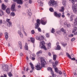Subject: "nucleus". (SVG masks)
Segmentation results:
<instances>
[{
    "label": "nucleus",
    "instance_id": "obj_61",
    "mask_svg": "<svg viewBox=\"0 0 77 77\" xmlns=\"http://www.w3.org/2000/svg\"><path fill=\"white\" fill-rule=\"evenodd\" d=\"M22 30L23 32H25L24 31V28H22Z\"/></svg>",
    "mask_w": 77,
    "mask_h": 77
},
{
    "label": "nucleus",
    "instance_id": "obj_54",
    "mask_svg": "<svg viewBox=\"0 0 77 77\" xmlns=\"http://www.w3.org/2000/svg\"><path fill=\"white\" fill-rule=\"evenodd\" d=\"M28 15L29 16H31V15H32V13L31 12H29L28 13Z\"/></svg>",
    "mask_w": 77,
    "mask_h": 77
},
{
    "label": "nucleus",
    "instance_id": "obj_15",
    "mask_svg": "<svg viewBox=\"0 0 77 77\" xmlns=\"http://www.w3.org/2000/svg\"><path fill=\"white\" fill-rule=\"evenodd\" d=\"M18 33L21 38H23V34L22 32H21V31H18Z\"/></svg>",
    "mask_w": 77,
    "mask_h": 77
},
{
    "label": "nucleus",
    "instance_id": "obj_62",
    "mask_svg": "<svg viewBox=\"0 0 77 77\" xmlns=\"http://www.w3.org/2000/svg\"><path fill=\"white\" fill-rule=\"evenodd\" d=\"M75 21H77V17L75 18Z\"/></svg>",
    "mask_w": 77,
    "mask_h": 77
},
{
    "label": "nucleus",
    "instance_id": "obj_50",
    "mask_svg": "<svg viewBox=\"0 0 77 77\" xmlns=\"http://www.w3.org/2000/svg\"><path fill=\"white\" fill-rule=\"evenodd\" d=\"M3 23V21L2 20H0V24H2Z\"/></svg>",
    "mask_w": 77,
    "mask_h": 77
},
{
    "label": "nucleus",
    "instance_id": "obj_20",
    "mask_svg": "<svg viewBox=\"0 0 77 77\" xmlns=\"http://www.w3.org/2000/svg\"><path fill=\"white\" fill-rule=\"evenodd\" d=\"M29 65H31V68L32 69V70H34V69H35V67H34V66H33V64L32 63H29Z\"/></svg>",
    "mask_w": 77,
    "mask_h": 77
},
{
    "label": "nucleus",
    "instance_id": "obj_60",
    "mask_svg": "<svg viewBox=\"0 0 77 77\" xmlns=\"http://www.w3.org/2000/svg\"><path fill=\"white\" fill-rule=\"evenodd\" d=\"M73 33L75 35H77V32H74Z\"/></svg>",
    "mask_w": 77,
    "mask_h": 77
},
{
    "label": "nucleus",
    "instance_id": "obj_44",
    "mask_svg": "<svg viewBox=\"0 0 77 77\" xmlns=\"http://www.w3.org/2000/svg\"><path fill=\"white\" fill-rule=\"evenodd\" d=\"M74 24L75 26H77V22L76 21H75L74 23Z\"/></svg>",
    "mask_w": 77,
    "mask_h": 77
},
{
    "label": "nucleus",
    "instance_id": "obj_55",
    "mask_svg": "<svg viewBox=\"0 0 77 77\" xmlns=\"http://www.w3.org/2000/svg\"><path fill=\"white\" fill-rule=\"evenodd\" d=\"M67 26L68 27H71V25H70L69 24H68Z\"/></svg>",
    "mask_w": 77,
    "mask_h": 77
},
{
    "label": "nucleus",
    "instance_id": "obj_1",
    "mask_svg": "<svg viewBox=\"0 0 77 77\" xmlns=\"http://www.w3.org/2000/svg\"><path fill=\"white\" fill-rule=\"evenodd\" d=\"M40 59H41V65H37L35 66L36 69L37 70H41L42 66H45V64L46 63V62L45 61V60L43 57H40Z\"/></svg>",
    "mask_w": 77,
    "mask_h": 77
},
{
    "label": "nucleus",
    "instance_id": "obj_26",
    "mask_svg": "<svg viewBox=\"0 0 77 77\" xmlns=\"http://www.w3.org/2000/svg\"><path fill=\"white\" fill-rule=\"evenodd\" d=\"M12 22H9L7 23V26H8V27H10V26H12Z\"/></svg>",
    "mask_w": 77,
    "mask_h": 77
},
{
    "label": "nucleus",
    "instance_id": "obj_42",
    "mask_svg": "<svg viewBox=\"0 0 77 77\" xmlns=\"http://www.w3.org/2000/svg\"><path fill=\"white\" fill-rule=\"evenodd\" d=\"M46 36L47 38H48L50 37V35H49V34L48 33H47L46 34Z\"/></svg>",
    "mask_w": 77,
    "mask_h": 77
},
{
    "label": "nucleus",
    "instance_id": "obj_25",
    "mask_svg": "<svg viewBox=\"0 0 77 77\" xmlns=\"http://www.w3.org/2000/svg\"><path fill=\"white\" fill-rule=\"evenodd\" d=\"M56 57H57V55H54L53 56V59L54 60H56Z\"/></svg>",
    "mask_w": 77,
    "mask_h": 77
},
{
    "label": "nucleus",
    "instance_id": "obj_4",
    "mask_svg": "<svg viewBox=\"0 0 77 77\" xmlns=\"http://www.w3.org/2000/svg\"><path fill=\"white\" fill-rule=\"evenodd\" d=\"M40 25V20L38 19L37 20L36 23L35 24V29H38V31L40 32H41V29L39 27V26Z\"/></svg>",
    "mask_w": 77,
    "mask_h": 77
},
{
    "label": "nucleus",
    "instance_id": "obj_49",
    "mask_svg": "<svg viewBox=\"0 0 77 77\" xmlns=\"http://www.w3.org/2000/svg\"><path fill=\"white\" fill-rule=\"evenodd\" d=\"M75 40V38H73L71 39V41L72 42H73Z\"/></svg>",
    "mask_w": 77,
    "mask_h": 77
},
{
    "label": "nucleus",
    "instance_id": "obj_6",
    "mask_svg": "<svg viewBox=\"0 0 77 77\" xmlns=\"http://www.w3.org/2000/svg\"><path fill=\"white\" fill-rule=\"evenodd\" d=\"M8 65H4L2 66V68L3 70L5 71H8Z\"/></svg>",
    "mask_w": 77,
    "mask_h": 77
},
{
    "label": "nucleus",
    "instance_id": "obj_27",
    "mask_svg": "<svg viewBox=\"0 0 77 77\" xmlns=\"http://www.w3.org/2000/svg\"><path fill=\"white\" fill-rule=\"evenodd\" d=\"M63 34L65 37H66L67 36V34H66V31L65 30H64V31L63 33Z\"/></svg>",
    "mask_w": 77,
    "mask_h": 77
},
{
    "label": "nucleus",
    "instance_id": "obj_52",
    "mask_svg": "<svg viewBox=\"0 0 77 77\" xmlns=\"http://www.w3.org/2000/svg\"><path fill=\"white\" fill-rule=\"evenodd\" d=\"M61 17H62V18H65V15L64 14H62L61 15Z\"/></svg>",
    "mask_w": 77,
    "mask_h": 77
},
{
    "label": "nucleus",
    "instance_id": "obj_14",
    "mask_svg": "<svg viewBox=\"0 0 77 77\" xmlns=\"http://www.w3.org/2000/svg\"><path fill=\"white\" fill-rule=\"evenodd\" d=\"M77 27L75 26L73 28V29L72 30V33H74L75 32H76V31H77Z\"/></svg>",
    "mask_w": 77,
    "mask_h": 77
},
{
    "label": "nucleus",
    "instance_id": "obj_29",
    "mask_svg": "<svg viewBox=\"0 0 77 77\" xmlns=\"http://www.w3.org/2000/svg\"><path fill=\"white\" fill-rule=\"evenodd\" d=\"M49 10L50 12H54V9H53V8H50Z\"/></svg>",
    "mask_w": 77,
    "mask_h": 77
},
{
    "label": "nucleus",
    "instance_id": "obj_19",
    "mask_svg": "<svg viewBox=\"0 0 77 77\" xmlns=\"http://www.w3.org/2000/svg\"><path fill=\"white\" fill-rule=\"evenodd\" d=\"M64 7H62L61 9L60 10V12H63V13H62L63 15H64V12H63V11H64Z\"/></svg>",
    "mask_w": 77,
    "mask_h": 77
},
{
    "label": "nucleus",
    "instance_id": "obj_39",
    "mask_svg": "<svg viewBox=\"0 0 77 77\" xmlns=\"http://www.w3.org/2000/svg\"><path fill=\"white\" fill-rule=\"evenodd\" d=\"M26 71H27L29 70V69L27 68H26V67H25L24 69V71H26Z\"/></svg>",
    "mask_w": 77,
    "mask_h": 77
},
{
    "label": "nucleus",
    "instance_id": "obj_48",
    "mask_svg": "<svg viewBox=\"0 0 77 77\" xmlns=\"http://www.w3.org/2000/svg\"><path fill=\"white\" fill-rule=\"evenodd\" d=\"M62 45L63 46V47H65V46H66V44H62Z\"/></svg>",
    "mask_w": 77,
    "mask_h": 77
},
{
    "label": "nucleus",
    "instance_id": "obj_31",
    "mask_svg": "<svg viewBox=\"0 0 77 77\" xmlns=\"http://www.w3.org/2000/svg\"><path fill=\"white\" fill-rule=\"evenodd\" d=\"M62 3L63 5H65V4H66V1L65 0H63Z\"/></svg>",
    "mask_w": 77,
    "mask_h": 77
},
{
    "label": "nucleus",
    "instance_id": "obj_21",
    "mask_svg": "<svg viewBox=\"0 0 77 77\" xmlns=\"http://www.w3.org/2000/svg\"><path fill=\"white\" fill-rule=\"evenodd\" d=\"M4 15V12L3 11H2V10H0V16L2 17V15Z\"/></svg>",
    "mask_w": 77,
    "mask_h": 77
},
{
    "label": "nucleus",
    "instance_id": "obj_23",
    "mask_svg": "<svg viewBox=\"0 0 77 77\" xmlns=\"http://www.w3.org/2000/svg\"><path fill=\"white\" fill-rule=\"evenodd\" d=\"M61 49V48L60 47V46H59V45H57V48L56 49H55V50H60Z\"/></svg>",
    "mask_w": 77,
    "mask_h": 77
},
{
    "label": "nucleus",
    "instance_id": "obj_56",
    "mask_svg": "<svg viewBox=\"0 0 77 77\" xmlns=\"http://www.w3.org/2000/svg\"><path fill=\"white\" fill-rule=\"evenodd\" d=\"M32 60H35V57H32Z\"/></svg>",
    "mask_w": 77,
    "mask_h": 77
},
{
    "label": "nucleus",
    "instance_id": "obj_46",
    "mask_svg": "<svg viewBox=\"0 0 77 77\" xmlns=\"http://www.w3.org/2000/svg\"><path fill=\"white\" fill-rule=\"evenodd\" d=\"M69 37H72L74 36V35L70 34V35H69Z\"/></svg>",
    "mask_w": 77,
    "mask_h": 77
},
{
    "label": "nucleus",
    "instance_id": "obj_13",
    "mask_svg": "<svg viewBox=\"0 0 77 77\" xmlns=\"http://www.w3.org/2000/svg\"><path fill=\"white\" fill-rule=\"evenodd\" d=\"M7 7L4 4H2V9L3 10H5L6 8Z\"/></svg>",
    "mask_w": 77,
    "mask_h": 77
},
{
    "label": "nucleus",
    "instance_id": "obj_38",
    "mask_svg": "<svg viewBox=\"0 0 77 77\" xmlns=\"http://www.w3.org/2000/svg\"><path fill=\"white\" fill-rule=\"evenodd\" d=\"M31 32L32 34V35H33V34L35 33V31L33 29L31 31Z\"/></svg>",
    "mask_w": 77,
    "mask_h": 77
},
{
    "label": "nucleus",
    "instance_id": "obj_45",
    "mask_svg": "<svg viewBox=\"0 0 77 77\" xmlns=\"http://www.w3.org/2000/svg\"><path fill=\"white\" fill-rule=\"evenodd\" d=\"M60 31L61 32H65V31H64V29H63V28H61L60 30Z\"/></svg>",
    "mask_w": 77,
    "mask_h": 77
},
{
    "label": "nucleus",
    "instance_id": "obj_53",
    "mask_svg": "<svg viewBox=\"0 0 77 77\" xmlns=\"http://www.w3.org/2000/svg\"><path fill=\"white\" fill-rule=\"evenodd\" d=\"M4 76H1V77H7V76H6V75L4 74Z\"/></svg>",
    "mask_w": 77,
    "mask_h": 77
},
{
    "label": "nucleus",
    "instance_id": "obj_40",
    "mask_svg": "<svg viewBox=\"0 0 77 77\" xmlns=\"http://www.w3.org/2000/svg\"><path fill=\"white\" fill-rule=\"evenodd\" d=\"M8 75L9 77H11L12 76V73H11V72H10L8 73Z\"/></svg>",
    "mask_w": 77,
    "mask_h": 77
},
{
    "label": "nucleus",
    "instance_id": "obj_43",
    "mask_svg": "<svg viewBox=\"0 0 77 77\" xmlns=\"http://www.w3.org/2000/svg\"><path fill=\"white\" fill-rule=\"evenodd\" d=\"M40 38V40H43V39H44V37H43V36H41V37Z\"/></svg>",
    "mask_w": 77,
    "mask_h": 77
},
{
    "label": "nucleus",
    "instance_id": "obj_16",
    "mask_svg": "<svg viewBox=\"0 0 77 77\" xmlns=\"http://www.w3.org/2000/svg\"><path fill=\"white\" fill-rule=\"evenodd\" d=\"M42 0H38V3H40L41 6H42L43 5V2H42Z\"/></svg>",
    "mask_w": 77,
    "mask_h": 77
},
{
    "label": "nucleus",
    "instance_id": "obj_2",
    "mask_svg": "<svg viewBox=\"0 0 77 77\" xmlns=\"http://www.w3.org/2000/svg\"><path fill=\"white\" fill-rule=\"evenodd\" d=\"M77 0H72V3H73L72 9L75 14H77V2L76 4H74L75 2H77Z\"/></svg>",
    "mask_w": 77,
    "mask_h": 77
},
{
    "label": "nucleus",
    "instance_id": "obj_22",
    "mask_svg": "<svg viewBox=\"0 0 77 77\" xmlns=\"http://www.w3.org/2000/svg\"><path fill=\"white\" fill-rule=\"evenodd\" d=\"M51 43H49L48 44V45L47 46V49H50L51 48Z\"/></svg>",
    "mask_w": 77,
    "mask_h": 77
},
{
    "label": "nucleus",
    "instance_id": "obj_59",
    "mask_svg": "<svg viewBox=\"0 0 77 77\" xmlns=\"http://www.w3.org/2000/svg\"><path fill=\"white\" fill-rule=\"evenodd\" d=\"M48 55L49 56H51V53L50 52L48 53Z\"/></svg>",
    "mask_w": 77,
    "mask_h": 77
},
{
    "label": "nucleus",
    "instance_id": "obj_35",
    "mask_svg": "<svg viewBox=\"0 0 77 77\" xmlns=\"http://www.w3.org/2000/svg\"><path fill=\"white\" fill-rule=\"evenodd\" d=\"M32 2H33L32 0H29V4H32Z\"/></svg>",
    "mask_w": 77,
    "mask_h": 77
},
{
    "label": "nucleus",
    "instance_id": "obj_30",
    "mask_svg": "<svg viewBox=\"0 0 77 77\" xmlns=\"http://www.w3.org/2000/svg\"><path fill=\"white\" fill-rule=\"evenodd\" d=\"M66 55L69 58V59H71V55L69 54L68 53H66Z\"/></svg>",
    "mask_w": 77,
    "mask_h": 77
},
{
    "label": "nucleus",
    "instance_id": "obj_7",
    "mask_svg": "<svg viewBox=\"0 0 77 77\" xmlns=\"http://www.w3.org/2000/svg\"><path fill=\"white\" fill-rule=\"evenodd\" d=\"M41 43L42 45V46L41 47V48L42 49H44L45 50H47V49L46 48V47H45V45H44V44H45V42H44L42 41V42H41Z\"/></svg>",
    "mask_w": 77,
    "mask_h": 77
},
{
    "label": "nucleus",
    "instance_id": "obj_18",
    "mask_svg": "<svg viewBox=\"0 0 77 77\" xmlns=\"http://www.w3.org/2000/svg\"><path fill=\"white\" fill-rule=\"evenodd\" d=\"M30 40L31 42H32V43H35V38H34L33 37H31L30 38Z\"/></svg>",
    "mask_w": 77,
    "mask_h": 77
},
{
    "label": "nucleus",
    "instance_id": "obj_41",
    "mask_svg": "<svg viewBox=\"0 0 77 77\" xmlns=\"http://www.w3.org/2000/svg\"><path fill=\"white\" fill-rule=\"evenodd\" d=\"M10 19H7L6 20V21L8 23H9V22H11V21H10Z\"/></svg>",
    "mask_w": 77,
    "mask_h": 77
},
{
    "label": "nucleus",
    "instance_id": "obj_64",
    "mask_svg": "<svg viewBox=\"0 0 77 77\" xmlns=\"http://www.w3.org/2000/svg\"><path fill=\"white\" fill-rule=\"evenodd\" d=\"M20 56H23V54L22 53H20Z\"/></svg>",
    "mask_w": 77,
    "mask_h": 77
},
{
    "label": "nucleus",
    "instance_id": "obj_32",
    "mask_svg": "<svg viewBox=\"0 0 77 77\" xmlns=\"http://www.w3.org/2000/svg\"><path fill=\"white\" fill-rule=\"evenodd\" d=\"M55 32V29H54V28H52L51 30V33H54Z\"/></svg>",
    "mask_w": 77,
    "mask_h": 77
},
{
    "label": "nucleus",
    "instance_id": "obj_9",
    "mask_svg": "<svg viewBox=\"0 0 77 77\" xmlns=\"http://www.w3.org/2000/svg\"><path fill=\"white\" fill-rule=\"evenodd\" d=\"M13 1L14 2H17V3L20 5L23 4V0H13Z\"/></svg>",
    "mask_w": 77,
    "mask_h": 77
},
{
    "label": "nucleus",
    "instance_id": "obj_11",
    "mask_svg": "<svg viewBox=\"0 0 77 77\" xmlns=\"http://www.w3.org/2000/svg\"><path fill=\"white\" fill-rule=\"evenodd\" d=\"M15 5L14 4L12 5L11 7V9L12 11H14V10H15Z\"/></svg>",
    "mask_w": 77,
    "mask_h": 77
},
{
    "label": "nucleus",
    "instance_id": "obj_17",
    "mask_svg": "<svg viewBox=\"0 0 77 77\" xmlns=\"http://www.w3.org/2000/svg\"><path fill=\"white\" fill-rule=\"evenodd\" d=\"M5 38L6 39V40H7L8 39V33H7V32H5Z\"/></svg>",
    "mask_w": 77,
    "mask_h": 77
},
{
    "label": "nucleus",
    "instance_id": "obj_3",
    "mask_svg": "<svg viewBox=\"0 0 77 77\" xmlns=\"http://www.w3.org/2000/svg\"><path fill=\"white\" fill-rule=\"evenodd\" d=\"M48 5L52 6H54V7L56 8L57 6V3L55 1L51 0L48 2Z\"/></svg>",
    "mask_w": 77,
    "mask_h": 77
},
{
    "label": "nucleus",
    "instance_id": "obj_12",
    "mask_svg": "<svg viewBox=\"0 0 77 77\" xmlns=\"http://www.w3.org/2000/svg\"><path fill=\"white\" fill-rule=\"evenodd\" d=\"M6 12L8 14H9L11 12V9L9 8H8L6 10Z\"/></svg>",
    "mask_w": 77,
    "mask_h": 77
},
{
    "label": "nucleus",
    "instance_id": "obj_28",
    "mask_svg": "<svg viewBox=\"0 0 77 77\" xmlns=\"http://www.w3.org/2000/svg\"><path fill=\"white\" fill-rule=\"evenodd\" d=\"M42 53V51L41 50H40L39 51L37 52L36 53V54L37 55H38V54H40V53L41 54Z\"/></svg>",
    "mask_w": 77,
    "mask_h": 77
},
{
    "label": "nucleus",
    "instance_id": "obj_37",
    "mask_svg": "<svg viewBox=\"0 0 77 77\" xmlns=\"http://www.w3.org/2000/svg\"><path fill=\"white\" fill-rule=\"evenodd\" d=\"M36 39L38 40H40V41H41V39H40V37H38V36H36Z\"/></svg>",
    "mask_w": 77,
    "mask_h": 77
},
{
    "label": "nucleus",
    "instance_id": "obj_8",
    "mask_svg": "<svg viewBox=\"0 0 77 77\" xmlns=\"http://www.w3.org/2000/svg\"><path fill=\"white\" fill-rule=\"evenodd\" d=\"M47 70L51 71V74H52L53 75V77H56V75H55L54 74V73L53 72L52 68L50 67H48Z\"/></svg>",
    "mask_w": 77,
    "mask_h": 77
},
{
    "label": "nucleus",
    "instance_id": "obj_34",
    "mask_svg": "<svg viewBox=\"0 0 77 77\" xmlns=\"http://www.w3.org/2000/svg\"><path fill=\"white\" fill-rule=\"evenodd\" d=\"M25 48L26 50H28L29 48H28V46H27V45H25Z\"/></svg>",
    "mask_w": 77,
    "mask_h": 77
},
{
    "label": "nucleus",
    "instance_id": "obj_63",
    "mask_svg": "<svg viewBox=\"0 0 77 77\" xmlns=\"http://www.w3.org/2000/svg\"><path fill=\"white\" fill-rule=\"evenodd\" d=\"M70 19H71L70 20L71 21H72V20H73V19H72V16H71Z\"/></svg>",
    "mask_w": 77,
    "mask_h": 77
},
{
    "label": "nucleus",
    "instance_id": "obj_57",
    "mask_svg": "<svg viewBox=\"0 0 77 77\" xmlns=\"http://www.w3.org/2000/svg\"><path fill=\"white\" fill-rule=\"evenodd\" d=\"M59 74H60V75H61V74H62V72H61V71H60L59 72Z\"/></svg>",
    "mask_w": 77,
    "mask_h": 77
},
{
    "label": "nucleus",
    "instance_id": "obj_58",
    "mask_svg": "<svg viewBox=\"0 0 77 77\" xmlns=\"http://www.w3.org/2000/svg\"><path fill=\"white\" fill-rule=\"evenodd\" d=\"M65 25H66V26H67L68 25V23H67V22H65L64 23Z\"/></svg>",
    "mask_w": 77,
    "mask_h": 77
},
{
    "label": "nucleus",
    "instance_id": "obj_47",
    "mask_svg": "<svg viewBox=\"0 0 77 77\" xmlns=\"http://www.w3.org/2000/svg\"><path fill=\"white\" fill-rule=\"evenodd\" d=\"M59 63V61H56L55 62V65H57Z\"/></svg>",
    "mask_w": 77,
    "mask_h": 77
},
{
    "label": "nucleus",
    "instance_id": "obj_36",
    "mask_svg": "<svg viewBox=\"0 0 77 77\" xmlns=\"http://www.w3.org/2000/svg\"><path fill=\"white\" fill-rule=\"evenodd\" d=\"M55 71L56 72H57V70H58V69L56 67L55 68Z\"/></svg>",
    "mask_w": 77,
    "mask_h": 77
},
{
    "label": "nucleus",
    "instance_id": "obj_10",
    "mask_svg": "<svg viewBox=\"0 0 77 77\" xmlns=\"http://www.w3.org/2000/svg\"><path fill=\"white\" fill-rule=\"evenodd\" d=\"M54 16L57 17H60V16H61V14L60 13L57 14L56 12H54Z\"/></svg>",
    "mask_w": 77,
    "mask_h": 77
},
{
    "label": "nucleus",
    "instance_id": "obj_51",
    "mask_svg": "<svg viewBox=\"0 0 77 77\" xmlns=\"http://www.w3.org/2000/svg\"><path fill=\"white\" fill-rule=\"evenodd\" d=\"M63 73L64 74V75L65 77L66 75V74L65 73V71L63 72Z\"/></svg>",
    "mask_w": 77,
    "mask_h": 77
},
{
    "label": "nucleus",
    "instance_id": "obj_33",
    "mask_svg": "<svg viewBox=\"0 0 77 77\" xmlns=\"http://www.w3.org/2000/svg\"><path fill=\"white\" fill-rule=\"evenodd\" d=\"M11 16H12L13 17H14L15 15V13L14 12H12L11 13Z\"/></svg>",
    "mask_w": 77,
    "mask_h": 77
},
{
    "label": "nucleus",
    "instance_id": "obj_5",
    "mask_svg": "<svg viewBox=\"0 0 77 77\" xmlns=\"http://www.w3.org/2000/svg\"><path fill=\"white\" fill-rule=\"evenodd\" d=\"M41 23L43 25H45L47 23V21L45 20V18H43L41 20Z\"/></svg>",
    "mask_w": 77,
    "mask_h": 77
},
{
    "label": "nucleus",
    "instance_id": "obj_24",
    "mask_svg": "<svg viewBox=\"0 0 77 77\" xmlns=\"http://www.w3.org/2000/svg\"><path fill=\"white\" fill-rule=\"evenodd\" d=\"M18 44L20 48V49H21V48H22V45L21 44V42H18Z\"/></svg>",
    "mask_w": 77,
    "mask_h": 77
}]
</instances>
